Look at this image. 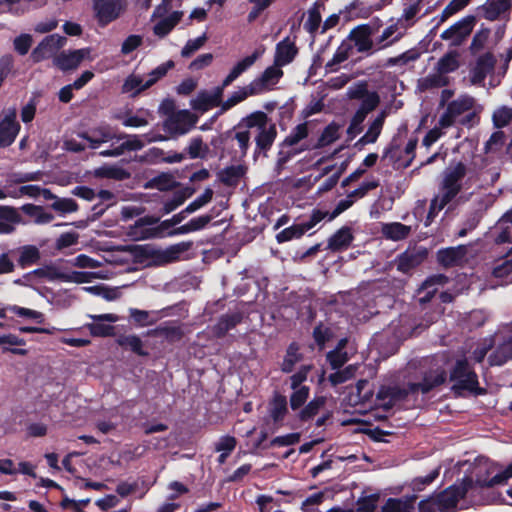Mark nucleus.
I'll list each match as a JSON object with an SVG mask.
<instances>
[{
  "label": "nucleus",
  "instance_id": "nucleus-35",
  "mask_svg": "<svg viewBox=\"0 0 512 512\" xmlns=\"http://www.w3.org/2000/svg\"><path fill=\"white\" fill-rule=\"evenodd\" d=\"M21 209L26 215L33 218L34 223L39 225L48 224L54 219V216L41 206L25 204Z\"/></svg>",
  "mask_w": 512,
  "mask_h": 512
},
{
  "label": "nucleus",
  "instance_id": "nucleus-46",
  "mask_svg": "<svg viewBox=\"0 0 512 512\" xmlns=\"http://www.w3.org/2000/svg\"><path fill=\"white\" fill-rule=\"evenodd\" d=\"M309 134L307 123L298 124L295 128L291 130V132L284 139L286 146H301L305 145L302 143L304 139L307 138Z\"/></svg>",
  "mask_w": 512,
  "mask_h": 512
},
{
  "label": "nucleus",
  "instance_id": "nucleus-20",
  "mask_svg": "<svg viewBox=\"0 0 512 512\" xmlns=\"http://www.w3.org/2000/svg\"><path fill=\"white\" fill-rule=\"evenodd\" d=\"M90 54V48L63 51L55 56L54 64L63 71L72 70L77 68L84 59H89Z\"/></svg>",
  "mask_w": 512,
  "mask_h": 512
},
{
  "label": "nucleus",
  "instance_id": "nucleus-34",
  "mask_svg": "<svg viewBox=\"0 0 512 512\" xmlns=\"http://www.w3.org/2000/svg\"><path fill=\"white\" fill-rule=\"evenodd\" d=\"M353 240L350 228L342 227L331 236L328 247L333 251H340L347 248Z\"/></svg>",
  "mask_w": 512,
  "mask_h": 512
},
{
  "label": "nucleus",
  "instance_id": "nucleus-47",
  "mask_svg": "<svg viewBox=\"0 0 512 512\" xmlns=\"http://www.w3.org/2000/svg\"><path fill=\"white\" fill-rule=\"evenodd\" d=\"M458 56L455 51L446 53L438 60L436 69L444 74L454 72L459 67Z\"/></svg>",
  "mask_w": 512,
  "mask_h": 512
},
{
  "label": "nucleus",
  "instance_id": "nucleus-38",
  "mask_svg": "<svg viewBox=\"0 0 512 512\" xmlns=\"http://www.w3.org/2000/svg\"><path fill=\"white\" fill-rule=\"evenodd\" d=\"M193 194V190L190 188H183L173 193L172 197L164 202L163 210L165 214L177 209L181 206L189 197Z\"/></svg>",
  "mask_w": 512,
  "mask_h": 512
},
{
  "label": "nucleus",
  "instance_id": "nucleus-22",
  "mask_svg": "<svg viewBox=\"0 0 512 512\" xmlns=\"http://www.w3.org/2000/svg\"><path fill=\"white\" fill-rule=\"evenodd\" d=\"M79 137L83 138L91 149H97L101 144L108 142L115 147L116 143L122 139L109 127H100L93 130L90 134H80Z\"/></svg>",
  "mask_w": 512,
  "mask_h": 512
},
{
  "label": "nucleus",
  "instance_id": "nucleus-24",
  "mask_svg": "<svg viewBox=\"0 0 512 512\" xmlns=\"http://www.w3.org/2000/svg\"><path fill=\"white\" fill-rule=\"evenodd\" d=\"M297 53L295 41L286 37L276 45L274 62L281 67L286 66L294 60Z\"/></svg>",
  "mask_w": 512,
  "mask_h": 512
},
{
  "label": "nucleus",
  "instance_id": "nucleus-6",
  "mask_svg": "<svg viewBox=\"0 0 512 512\" xmlns=\"http://www.w3.org/2000/svg\"><path fill=\"white\" fill-rule=\"evenodd\" d=\"M248 128H256L257 135L255 137L257 149L267 151L272 146L277 130L276 126L268 122V117L264 112H256L246 119Z\"/></svg>",
  "mask_w": 512,
  "mask_h": 512
},
{
  "label": "nucleus",
  "instance_id": "nucleus-48",
  "mask_svg": "<svg viewBox=\"0 0 512 512\" xmlns=\"http://www.w3.org/2000/svg\"><path fill=\"white\" fill-rule=\"evenodd\" d=\"M94 175L96 177L109 178L115 180H123L128 177V173L124 169L108 165L95 169Z\"/></svg>",
  "mask_w": 512,
  "mask_h": 512
},
{
  "label": "nucleus",
  "instance_id": "nucleus-27",
  "mask_svg": "<svg viewBox=\"0 0 512 512\" xmlns=\"http://www.w3.org/2000/svg\"><path fill=\"white\" fill-rule=\"evenodd\" d=\"M412 231V227L400 222L383 223L381 233L384 238L391 241H401L406 239Z\"/></svg>",
  "mask_w": 512,
  "mask_h": 512
},
{
  "label": "nucleus",
  "instance_id": "nucleus-57",
  "mask_svg": "<svg viewBox=\"0 0 512 512\" xmlns=\"http://www.w3.org/2000/svg\"><path fill=\"white\" fill-rule=\"evenodd\" d=\"M40 258L39 249L35 246H24L21 250L19 262L22 266L36 263Z\"/></svg>",
  "mask_w": 512,
  "mask_h": 512
},
{
  "label": "nucleus",
  "instance_id": "nucleus-49",
  "mask_svg": "<svg viewBox=\"0 0 512 512\" xmlns=\"http://www.w3.org/2000/svg\"><path fill=\"white\" fill-rule=\"evenodd\" d=\"M51 208L60 215H65L76 212L78 210V204L72 198L58 197L54 202H52Z\"/></svg>",
  "mask_w": 512,
  "mask_h": 512
},
{
  "label": "nucleus",
  "instance_id": "nucleus-41",
  "mask_svg": "<svg viewBox=\"0 0 512 512\" xmlns=\"http://www.w3.org/2000/svg\"><path fill=\"white\" fill-rule=\"evenodd\" d=\"M308 149V145L286 146L285 141L281 143L277 158V167L282 168L291 158Z\"/></svg>",
  "mask_w": 512,
  "mask_h": 512
},
{
  "label": "nucleus",
  "instance_id": "nucleus-7",
  "mask_svg": "<svg viewBox=\"0 0 512 512\" xmlns=\"http://www.w3.org/2000/svg\"><path fill=\"white\" fill-rule=\"evenodd\" d=\"M118 136H120L122 139L118 143H116L115 147L101 151V156L117 157L124 154L127 151H138L148 143L163 141L166 139L162 135L150 134H145L142 136L119 134Z\"/></svg>",
  "mask_w": 512,
  "mask_h": 512
},
{
  "label": "nucleus",
  "instance_id": "nucleus-19",
  "mask_svg": "<svg viewBox=\"0 0 512 512\" xmlns=\"http://www.w3.org/2000/svg\"><path fill=\"white\" fill-rule=\"evenodd\" d=\"M15 108L8 109L0 122V147L11 145L19 133L20 125L16 121Z\"/></svg>",
  "mask_w": 512,
  "mask_h": 512
},
{
  "label": "nucleus",
  "instance_id": "nucleus-42",
  "mask_svg": "<svg viewBox=\"0 0 512 512\" xmlns=\"http://www.w3.org/2000/svg\"><path fill=\"white\" fill-rule=\"evenodd\" d=\"M258 95L257 92H252L251 90V83H249L247 86L239 88L238 90L234 91L231 96L225 101L221 102V109L222 111H226L236 104L242 102L249 96Z\"/></svg>",
  "mask_w": 512,
  "mask_h": 512
},
{
  "label": "nucleus",
  "instance_id": "nucleus-53",
  "mask_svg": "<svg viewBox=\"0 0 512 512\" xmlns=\"http://www.w3.org/2000/svg\"><path fill=\"white\" fill-rule=\"evenodd\" d=\"M325 404L324 397H317L311 400L301 411L299 417L301 420L306 421L315 416L319 409Z\"/></svg>",
  "mask_w": 512,
  "mask_h": 512
},
{
  "label": "nucleus",
  "instance_id": "nucleus-39",
  "mask_svg": "<svg viewBox=\"0 0 512 512\" xmlns=\"http://www.w3.org/2000/svg\"><path fill=\"white\" fill-rule=\"evenodd\" d=\"M241 321L239 313L225 315L220 318L218 323L213 327V333L217 337L224 336L229 330L234 328Z\"/></svg>",
  "mask_w": 512,
  "mask_h": 512
},
{
  "label": "nucleus",
  "instance_id": "nucleus-56",
  "mask_svg": "<svg viewBox=\"0 0 512 512\" xmlns=\"http://www.w3.org/2000/svg\"><path fill=\"white\" fill-rule=\"evenodd\" d=\"M356 372V366L349 365L345 367L343 370L336 371L329 376V381L332 385L336 386L338 384L344 383L349 379L353 378Z\"/></svg>",
  "mask_w": 512,
  "mask_h": 512
},
{
  "label": "nucleus",
  "instance_id": "nucleus-43",
  "mask_svg": "<svg viewBox=\"0 0 512 512\" xmlns=\"http://www.w3.org/2000/svg\"><path fill=\"white\" fill-rule=\"evenodd\" d=\"M191 246V242H181L171 245L161 252L160 258L166 263L174 262L180 258L181 254L188 251Z\"/></svg>",
  "mask_w": 512,
  "mask_h": 512
},
{
  "label": "nucleus",
  "instance_id": "nucleus-1",
  "mask_svg": "<svg viewBox=\"0 0 512 512\" xmlns=\"http://www.w3.org/2000/svg\"><path fill=\"white\" fill-rule=\"evenodd\" d=\"M458 149L471 152V162L468 163V157H464L463 160L445 169L440 191L431 201L430 210L425 223L426 226L431 223L436 214L449 204L462 189L469 188L474 178L479 181L477 186L482 187L495 183L500 176V171L497 166L488 167L487 159H484L482 156L473 155V143L471 141H463Z\"/></svg>",
  "mask_w": 512,
  "mask_h": 512
},
{
  "label": "nucleus",
  "instance_id": "nucleus-61",
  "mask_svg": "<svg viewBox=\"0 0 512 512\" xmlns=\"http://www.w3.org/2000/svg\"><path fill=\"white\" fill-rule=\"evenodd\" d=\"M173 66V61H167L166 63H163L156 67L154 70H152L149 74L146 75L147 84L151 87L160 78H162Z\"/></svg>",
  "mask_w": 512,
  "mask_h": 512
},
{
  "label": "nucleus",
  "instance_id": "nucleus-3",
  "mask_svg": "<svg viewBox=\"0 0 512 512\" xmlns=\"http://www.w3.org/2000/svg\"><path fill=\"white\" fill-rule=\"evenodd\" d=\"M445 379V373L443 371H440L433 376H425L422 382L409 383L407 389H401L396 386L383 385L377 392L376 398L379 405L383 406L385 409H389L397 401L402 400L409 393H415L419 390L422 393H427L435 386L442 384L445 381Z\"/></svg>",
  "mask_w": 512,
  "mask_h": 512
},
{
  "label": "nucleus",
  "instance_id": "nucleus-60",
  "mask_svg": "<svg viewBox=\"0 0 512 512\" xmlns=\"http://www.w3.org/2000/svg\"><path fill=\"white\" fill-rule=\"evenodd\" d=\"M494 346V341L492 336L489 338L483 339L481 342L477 343L476 348L472 353V358L476 362H482L485 358L487 352Z\"/></svg>",
  "mask_w": 512,
  "mask_h": 512
},
{
  "label": "nucleus",
  "instance_id": "nucleus-54",
  "mask_svg": "<svg viewBox=\"0 0 512 512\" xmlns=\"http://www.w3.org/2000/svg\"><path fill=\"white\" fill-rule=\"evenodd\" d=\"M213 194L214 192L211 188H206L205 191L200 196H198L185 208V212L191 214L201 209L212 200Z\"/></svg>",
  "mask_w": 512,
  "mask_h": 512
},
{
  "label": "nucleus",
  "instance_id": "nucleus-9",
  "mask_svg": "<svg viewBox=\"0 0 512 512\" xmlns=\"http://www.w3.org/2000/svg\"><path fill=\"white\" fill-rule=\"evenodd\" d=\"M512 478V463L504 470L499 471L497 466L490 462H485L478 468L476 474V485L480 487H492L506 483Z\"/></svg>",
  "mask_w": 512,
  "mask_h": 512
},
{
  "label": "nucleus",
  "instance_id": "nucleus-44",
  "mask_svg": "<svg viewBox=\"0 0 512 512\" xmlns=\"http://www.w3.org/2000/svg\"><path fill=\"white\" fill-rule=\"evenodd\" d=\"M117 343L139 356L147 355V352L143 349V342L137 335H122L117 339Z\"/></svg>",
  "mask_w": 512,
  "mask_h": 512
},
{
  "label": "nucleus",
  "instance_id": "nucleus-23",
  "mask_svg": "<svg viewBox=\"0 0 512 512\" xmlns=\"http://www.w3.org/2000/svg\"><path fill=\"white\" fill-rule=\"evenodd\" d=\"M264 50H256L251 55L246 56L245 58L238 61L230 70L228 75L223 80V87H228L231 85L237 78H239L244 72H246L249 68H251L254 63L262 56Z\"/></svg>",
  "mask_w": 512,
  "mask_h": 512
},
{
  "label": "nucleus",
  "instance_id": "nucleus-31",
  "mask_svg": "<svg viewBox=\"0 0 512 512\" xmlns=\"http://www.w3.org/2000/svg\"><path fill=\"white\" fill-rule=\"evenodd\" d=\"M495 241L499 244L512 242V211L507 212L495 226Z\"/></svg>",
  "mask_w": 512,
  "mask_h": 512
},
{
  "label": "nucleus",
  "instance_id": "nucleus-30",
  "mask_svg": "<svg viewBox=\"0 0 512 512\" xmlns=\"http://www.w3.org/2000/svg\"><path fill=\"white\" fill-rule=\"evenodd\" d=\"M415 501V495L389 498L382 507L381 512H409L414 508Z\"/></svg>",
  "mask_w": 512,
  "mask_h": 512
},
{
  "label": "nucleus",
  "instance_id": "nucleus-5",
  "mask_svg": "<svg viewBox=\"0 0 512 512\" xmlns=\"http://www.w3.org/2000/svg\"><path fill=\"white\" fill-rule=\"evenodd\" d=\"M492 339L495 349L488 360L491 366H501L512 359V322L499 327Z\"/></svg>",
  "mask_w": 512,
  "mask_h": 512
},
{
  "label": "nucleus",
  "instance_id": "nucleus-62",
  "mask_svg": "<svg viewBox=\"0 0 512 512\" xmlns=\"http://www.w3.org/2000/svg\"><path fill=\"white\" fill-rule=\"evenodd\" d=\"M206 40L207 36L205 33L195 39L188 40L181 51V55L183 57L191 56L205 44Z\"/></svg>",
  "mask_w": 512,
  "mask_h": 512
},
{
  "label": "nucleus",
  "instance_id": "nucleus-55",
  "mask_svg": "<svg viewBox=\"0 0 512 512\" xmlns=\"http://www.w3.org/2000/svg\"><path fill=\"white\" fill-rule=\"evenodd\" d=\"M445 75L436 69L434 73H430L422 80L421 85L423 88L443 87L448 82Z\"/></svg>",
  "mask_w": 512,
  "mask_h": 512
},
{
  "label": "nucleus",
  "instance_id": "nucleus-4",
  "mask_svg": "<svg viewBox=\"0 0 512 512\" xmlns=\"http://www.w3.org/2000/svg\"><path fill=\"white\" fill-rule=\"evenodd\" d=\"M472 488V478L465 477L459 484H454L444 491L421 501L419 503L420 512H444L453 509Z\"/></svg>",
  "mask_w": 512,
  "mask_h": 512
},
{
  "label": "nucleus",
  "instance_id": "nucleus-21",
  "mask_svg": "<svg viewBox=\"0 0 512 512\" xmlns=\"http://www.w3.org/2000/svg\"><path fill=\"white\" fill-rule=\"evenodd\" d=\"M512 0H486L478 8L480 16L489 21L504 19L510 11Z\"/></svg>",
  "mask_w": 512,
  "mask_h": 512
},
{
  "label": "nucleus",
  "instance_id": "nucleus-45",
  "mask_svg": "<svg viewBox=\"0 0 512 512\" xmlns=\"http://www.w3.org/2000/svg\"><path fill=\"white\" fill-rule=\"evenodd\" d=\"M191 159H204L209 153V146L200 136L193 137L186 148Z\"/></svg>",
  "mask_w": 512,
  "mask_h": 512
},
{
  "label": "nucleus",
  "instance_id": "nucleus-2",
  "mask_svg": "<svg viewBox=\"0 0 512 512\" xmlns=\"http://www.w3.org/2000/svg\"><path fill=\"white\" fill-rule=\"evenodd\" d=\"M482 107L469 95H461L450 102L446 111L439 119L441 127H450L454 124L471 128L479 122L478 114Z\"/></svg>",
  "mask_w": 512,
  "mask_h": 512
},
{
  "label": "nucleus",
  "instance_id": "nucleus-28",
  "mask_svg": "<svg viewBox=\"0 0 512 512\" xmlns=\"http://www.w3.org/2000/svg\"><path fill=\"white\" fill-rule=\"evenodd\" d=\"M448 278L443 274H436L426 279L422 284L419 293L424 294L420 297V302L425 303L431 300L440 287H443Z\"/></svg>",
  "mask_w": 512,
  "mask_h": 512
},
{
  "label": "nucleus",
  "instance_id": "nucleus-11",
  "mask_svg": "<svg viewBox=\"0 0 512 512\" xmlns=\"http://www.w3.org/2000/svg\"><path fill=\"white\" fill-rule=\"evenodd\" d=\"M197 122L198 116L184 109L170 114L164 122V128L172 136H180L187 134Z\"/></svg>",
  "mask_w": 512,
  "mask_h": 512
},
{
  "label": "nucleus",
  "instance_id": "nucleus-63",
  "mask_svg": "<svg viewBox=\"0 0 512 512\" xmlns=\"http://www.w3.org/2000/svg\"><path fill=\"white\" fill-rule=\"evenodd\" d=\"M79 234L76 232H65L62 233L57 239L55 246L58 250L71 247L78 243Z\"/></svg>",
  "mask_w": 512,
  "mask_h": 512
},
{
  "label": "nucleus",
  "instance_id": "nucleus-32",
  "mask_svg": "<svg viewBox=\"0 0 512 512\" xmlns=\"http://www.w3.org/2000/svg\"><path fill=\"white\" fill-rule=\"evenodd\" d=\"M386 116V111L380 112V114L371 122L368 130L359 139L358 143L362 145L375 143L382 131Z\"/></svg>",
  "mask_w": 512,
  "mask_h": 512
},
{
  "label": "nucleus",
  "instance_id": "nucleus-37",
  "mask_svg": "<svg viewBox=\"0 0 512 512\" xmlns=\"http://www.w3.org/2000/svg\"><path fill=\"white\" fill-rule=\"evenodd\" d=\"M347 339H341L336 348L327 354V360L333 369H338L348 361V354L344 351Z\"/></svg>",
  "mask_w": 512,
  "mask_h": 512
},
{
  "label": "nucleus",
  "instance_id": "nucleus-14",
  "mask_svg": "<svg viewBox=\"0 0 512 512\" xmlns=\"http://www.w3.org/2000/svg\"><path fill=\"white\" fill-rule=\"evenodd\" d=\"M282 76V67L274 62L259 77L250 82L251 90L252 92H257L258 95L270 91L278 84Z\"/></svg>",
  "mask_w": 512,
  "mask_h": 512
},
{
  "label": "nucleus",
  "instance_id": "nucleus-29",
  "mask_svg": "<svg viewBox=\"0 0 512 512\" xmlns=\"http://www.w3.org/2000/svg\"><path fill=\"white\" fill-rule=\"evenodd\" d=\"M184 13L183 11H174L167 16L160 17V21L155 24L153 30L155 35L164 37L169 34L172 29L180 22Z\"/></svg>",
  "mask_w": 512,
  "mask_h": 512
},
{
  "label": "nucleus",
  "instance_id": "nucleus-52",
  "mask_svg": "<svg viewBox=\"0 0 512 512\" xmlns=\"http://www.w3.org/2000/svg\"><path fill=\"white\" fill-rule=\"evenodd\" d=\"M293 393L290 396V406L292 410L299 409L308 399L310 388L308 386H301L299 388H291Z\"/></svg>",
  "mask_w": 512,
  "mask_h": 512
},
{
  "label": "nucleus",
  "instance_id": "nucleus-58",
  "mask_svg": "<svg viewBox=\"0 0 512 512\" xmlns=\"http://www.w3.org/2000/svg\"><path fill=\"white\" fill-rule=\"evenodd\" d=\"M321 15L317 8L310 9L308 11V17L304 22V29L310 34H315L318 29L322 26Z\"/></svg>",
  "mask_w": 512,
  "mask_h": 512
},
{
  "label": "nucleus",
  "instance_id": "nucleus-10",
  "mask_svg": "<svg viewBox=\"0 0 512 512\" xmlns=\"http://www.w3.org/2000/svg\"><path fill=\"white\" fill-rule=\"evenodd\" d=\"M94 15L101 26L113 22L126 9L125 0H92Z\"/></svg>",
  "mask_w": 512,
  "mask_h": 512
},
{
  "label": "nucleus",
  "instance_id": "nucleus-16",
  "mask_svg": "<svg viewBox=\"0 0 512 512\" xmlns=\"http://www.w3.org/2000/svg\"><path fill=\"white\" fill-rule=\"evenodd\" d=\"M66 37L59 34L46 36L32 52L34 61L39 62L54 56L59 49L65 46Z\"/></svg>",
  "mask_w": 512,
  "mask_h": 512
},
{
  "label": "nucleus",
  "instance_id": "nucleus-8",
  "mask_svg": "<svg viewBox=\"0 0 512 512\" xmlns=\"http://www.w3.org/2000/svg\"><path fill=\"white\" fill-rule=\"evenodd\" d=\"M29 275L76 284L88 283L93 278H102V276L96 272L65 271L59 268L36 269Z\"/></svg>",
  "mask_w": 512,
  "mask_h": 512
},
{
  "label": "nucleus",
  "instance_id": "nucleus-33",
  "mask_svg": "<svg viewBox=\"0 0 512 512\" xmlns=\"http://www.w3.org/2000/svg\"><path fill=\"white\" fill-rule=\"evenodd\" d=\"M288 412L286 397L276 394L269 404V416L275 424L280 423Z\"/></svg>",
  "mask_w": 512,
  "mask_h": 512
},
{
  "label": "nucleus",
  "instance_id": "nucleus-59",
  "mask_svg": "<svg viewBox=\"0 0 512 512\" xmlns=\"http://www.w3.org/2000/svg\"><path fill=\"white\" fill-rule=\"evenodd\" d=\"M8 311L15 313L19 317L33 319L38 323H42L44 321V315L41 312L29 308L11 305L8 306Z\"/></svg>",
  "mask_w": 512,
  "mask_h": 512
},
{
  "label": "nucleus",
  "instance_id": "nucleus-51",
  "mask_svg": "<svg viewBox=\"0 0 512 512\" xmlns=\"http://www.w3.org/2000/svg\"><path fill=\"white\" fill-rule=\"evenodd\" d=\"M300 359L301 358L298 353V346L294 343L291 344L287 349L281 370L285 373H290L293 370L294 365L298 363Z\"/></svg>",
  "mask_w": 512,
  "mask_h": 512
},
{
  "label": "nucleus",
  "instance_id": "nucleus-18",
  "mask_svg": "<svg viewBox=\"0 0 512 512\" xmlns=\"http://www.w3.org/2000/svg\"><path fill=\"white\" fill-rule=\"evenodd\" d=\"M92 323L85 324L90 334L94 337H107L114 334V327L108 323H115L119 320L118 315L113 313L89 315Z\"/></svg>",
  "mask_w": 512,
  "mask_h": 512
},
{
  "label": "nucleus",
  "instance_id": "nucleus-15",
  "mask_svg": "<svg viewBox=\"0 0 512 512\" xmlns=\"http://www.w3.org/2000/svg\"><path fill=\"white\" fill-rule=\"evenodd\" d=\"M224 88L222 84L211 91L201 90L195 98L190 100L191 108L200 113H205L211 108L221 105Z\"/></svg>",
  "mask_w": 512,
  "mask_h": 512
},
{
  "label": "nucleus",
  "instance_id": "nucleus-17",
  "mask_svg": "<svg viewBox=\"0 0 512 512\" xmlns=\"http://www.w3.org/2000/svg\"><path fill=\"white\" fill-rule=\"evenodd\" d=\"M451 379L462 388L474 391L477 388L478 380L476 373L471 370L466 359L456 362V366L451 373Z\"/></svg>",
  "mask_w": 512,
  "mask_h": 512
},
{
  "label": "nucleus",
  "instance_id": "nucleus-26",
  "mask_svg": "<svg viewBox=\"0 0 512 512\" xmlns=\"http://www.w3.org/2000/svg\"><path fill=\"white\" fill-rule=\"evenodd\" d=\"M495 65V59L491 54H485L476 62L471 72V81L473 84H481L486 76L492 72Z\"/></svg>",
  "mask_w": 512,
  "mask_h": 512
},
{
  "label": "nucleus",
  "instance_id": "nucleus-36",
  "mask_svg": "<svg viewBox=\"0 0 512 512\" xmlns=\"http://www.w3.org/2000/svg\"><path fill=\"white\" fill-rule=\"evenodd\" d=\"M149 87L150 85L147 84L146 76L131 74L124 81L122 92L136 95Z\"/></svg>",
  "mask_w": 512,
  "mask_h": 512
},
{
  "label": "nucleus",
  "instance_id": "nucleus-50",
  "mask_svg": "<svg viewBox=\"0 0 512 512\" xmlns=\"http://www.w3.org/2000/svg\"><path fill=\"white\" fill-rule=\"evenodd\" d=\"M339 128L335 123L329 124L320 135L316 147H325L336 141L340 136Z\"/></svg>",
  "mask_w": 512,
  "mask_h": 512
},
{
  "label": "nucleus",
  "instance_id": "nucleus-64",
  "mask_svg": "<svg viewBox=\"0 0 512 512\" xmlns=\"http://www.w3.org/2000/svg\"><path fill=\"white\" fill-rule=\"evenodd\" d=\"M512 119V109L508 107H500L493 114V122L497 127L506 126Z\"/></svg>",
  "mask_w": 512,
  "mask_h": 512
},
{
  "label": "nucleus",
  "instance_id": "nucleus-25",
  "mask_svg": "<svg viewBox=\"0 0 512 512\" xmlns=\"http://www.w3.org/2000/svg\"><path fill=\"white\" fill-rule=\"evenodd\" d=\"M466 253L467 247L464 245L449 247L439 250L437 253V259L443 266H455L460 264L465 259Z\"/></svg>",
  "mask_w": 512,
  "mask_h": 512
},
{
  "label": "nucleus",
  "instance_id": "nucleus-13",
  "mask_svg": "<svg viewBox=\"0 0 512 512\" xmlns=\"http://www.w3.org/2000/svg\"><path fill=\"white\" fill-rule=\"evenodd\" d=\"M475 25V17L467 16L453 24L448 29L444 30L440 37L443 40L450 41L452 46L461 45L464 40L470 35Z\"/></svg>",
  "mask_w": 512,
  "mask_h": 512
},
{
  "label": "nucleus",
  "instance_id": "nucleus-12",
  "mask_svg": "<svg viewBox=\"0 0 512 512\" xmlns=\"http://www.w3.org/2000/svg\"><path fill=\"white\" fill-rule=\"evenodd\" d=\"M327 213L320 210H314L308 221L299 224H294L277 234V241L282 243L290 241L294 238H299L306 232L314 228L319 222H321Z\"/></svg>",
  "mask_w": 512,
  "mask_h": 512
},
{
  "label": "nucleus",
  "instance_id": "nucleus-40",
  "mask_svg": "<svg viewBox=\"0 0 512 512\" xmlns=\"http://www.w3.org/2000/svg\"><path fill=\"white\" fill-rule=\"evenodd\" d=\"M399 28L397 24H392L386 27L381 35L377 38L375 45L378 49L386 48L391 44L398 41L401 34L398 32Z\"/></svg>",
  "mask_w": 512,
  "mask_h": 512
}]
</instances>
